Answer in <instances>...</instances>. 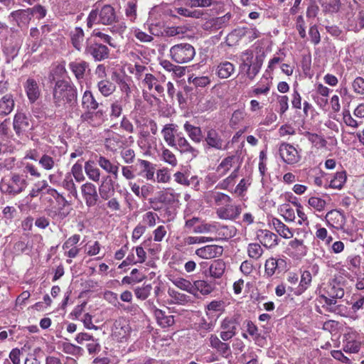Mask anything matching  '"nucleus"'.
<instances>
[{
    "label": "nucleus",
    "mask_w": 364,
    "mask_h": 364,
    "mask_svg": "<svg viewBox=\"0 0 364 364\" xmlns=\"http://www.w3.org/2000/svg\"><path fill=\"white\" fill-rule=\"evenodd\" d=\"M71 41L73 46L80 50L84 41V31L81 28L77 27L70 33Z\"/></svg>",
    "instance_id": "79ce46f5"
},
{
    "label": "nucleus",
    "mask_w": 364,
    "mask_h": 364,
    "mask_svg": "<svg viewBox=\"0 0 364 364\" xmlns=\"http://www.w3.org/2000/svg\"><path fill=\"white\" fill-rule=\"evenodd\" d=\"M97 87L104 97L110 96L116 90L115 85L108 80H100L97 82Z\"/></svg>",
    "instance_id": "58836bf2"
},
{
    "label": "nucleus",
    "mask_w": 364,
    "mask_h": 364,
    "mask_svg": "<svg viewBox=\"0 0 364 364\" xmlns=\"http://www.w3.org/2000/svg\"><path fill=\"white\" fill-rule=\"evenodd\" d=\"M80 118L92 127H99L105 121L106 112L103 109L90 110L82 114Z\"/></svg>",
    "instance_id": "9b49d317"
},
{
    "label": "nucleus",
    "mask_w": 364,
    "mask_h": 364,
    "mask_svg": "<svg viewBox=\"0 0 364 364\" xmlns=\"http://www.w3.org/2000/svg\"><path fill=\"white\" fill-rule=\"evenodd\" d=\"M207 198L210 201H214L218 205H224L225 204L230 203L232 201V199L229 196L219 192L208 193Z\"/></svg>",
    "instance_id": "37998d69"
},
{
    "label": "nucleus",
    "mask_w": 364,
    "mask_h": 364,
    "mask_svg": "<svg viewBox=\"0 0 364 364\" xmlns=\"http://www.w3.org/2000/svg\"><path fill=\"white\" fill-rule=\"evenodd\" d=\"M213 289L214 286L205 281H196L192 285L190 282L183 279V291H188L196 297L198 296V292L206 295L210 294Z\"/></svg>",
    "instance_id": "423d86ee"
},
{
    "label": "nucleus",
    "mask_w": 364,
    "mask_h": 364,
    "mask_svg": "<svg viewBox=\"0 0 364 364\" xmlns=\"http://www.w3.org/2000/svg\"><path fill=\"white\" fill-rule=\"evenodd\" d=\"M257 237L260 243L267 248L274 247L279 243L278 236L268 230H258Z\"/></svg>",
    "instance_id": "2eb2a0df"
},
{
    "label": "nucleus",
    "mask_w": 364,
    "mask_h": 364,
    "mask_svg": "<svg viewBox=\"0 0 364 364\" xmlns=\"http://www.w3.org/2000/svg\"><path fill=\"white\" fill-rule=\"evenodd\" d=\"M264 59V53L255 56L251 50L244 51L240 56L241 68H247V75L250 79H253L259 72Z\"/></svg>",
    "instance_id": "f03ea898"
},
{
    "label": "nucleus",
    "mask_w": 364,
    "mask_h": 364,
    "mask_svg": "<svg viewBox=\"0 0 364 364\" xmlns=\"http://www.w3.org/2000/svg\"><path fill=\"white\" fill-rule=\"evenodd\" d=\"M247 251L248 256L255 260H258L264 252L263 249L258 243L249 244Z\"/></svg>",
    "instance_id": "09e8293b"
},
{
    "label": "nucleus",
    "mask_w": 364,
    "mask_h": 364,
    "mask_svg": "<svg viewBox=\"0 0 364 364\" xmlns=\"http://www.w3.org/2000/svg\"><path fill=\"white\" fill-rule=\"evenodd\" d=\"M235 156H229L222 160L216 168L218 176H213V183L215 182L219 177H223L227 174L232 168H235Z\"/></svg>",
    "instance_id": "f3484780"
},
{
    "label": "nucleus",
    "mask_w": 364,
    "mask_h": 364,
    "mask_svg": "<svg viewBox=\"0 0 364 364\" xmlns=\"http://www.w3.org/2000/svg\"><path fill=\"white\" fill-rule=\"evenodd\" d=\"M305 136L308 140L317 149L323 148L327 144V141L322 136L316 134L306 132Z\"/></svg>",
    "instance_id": "5fc2aeb1"
},
{
    "label": "nucleus",
    "mask_w": 364,
    "mask_h": 364,
    "mask_svg": "<svg viewBox=\"0 0 364 364\" xmlns=\"http://www.w3.org/2000/svg\"><path fill=\"white\" fill-rule=\"evenodd\" d=\"M325 294L321 295L325 304L328 306L336 304V299H341L344 296V289L341 282L333 279L330 281L324 288Z\"/></svg>",
    "instance_id": "39448f33"
},
{
    "label": "nucleus",
    "mask_w": 364,
    "mask_h": 364,
    "mask_svg": "<svg viewBox=\"0 0 364 364\" xmlns=\"http://www.w3.org/2000/svg\"><path fill=\"white\" fill-rule=\"evenodd\" d=\"M246 113L244 109H237L235 110L230 119V125L232 127H235L238 124H240L245 117Z\"/></svg>",
    "instance_id": "69168bd1"
},
{
    "label": "nucleus",
    "mask_w": 364,
    "mask_h": 364,
    "mask_svg": "<svg viewBox=\"0 0 364 364\" xmlns=\"http://www.w3.org/2000/svg\"><path fill=\"white\" fill-rule=\"evenodd\" d=\"M234 71V65L228 61L220 63L217 67V75L221 79L228 78Z\"/></svg>",
    "instance_id": "f704fd0d"
},
{
    "label": "nucleus",
    "mask_w": 364,
    "mask_h": 364,
    "mask_svg": "<svg viewBox=\"0 0 364 364\" xmlns=\"http://www.w3.org/2000/svg\"><path fill=\"white\" fill-rule=\"evenodd\" d=\"M85 53L90 55L96 61H101L108 58L109 49L107 46L97 42L87 43Z\"/></svg>",
    "instance_id": "9d476101"
},
{
    "label": "nucleus",
    "mask_w": 364,
    "mask_h": 364,
    "mask_svg": "<svg viewBox=\"0 0 364 364\" xmlns=\"http://www.w3.org/2000/svg\"><path fill=\"white\" fill-rule=\"evenodd\" d=\"M14 129L16 134H24L33 129V123L28 116L23 112H17L13 122Z\"/></svg>",
    "instance_id": "6e6552de"
},
{
    "label": "nucleus",
    "mask_w": 364,
    "mask_h": 364,
    "mask_svg": "<svg viewBox=\"0 0 364 364\" xmlns=\"http://www.w3.org/2000/svg\"><path fill=\"white\" fill-rule=\"evenodd\" d=\"M14 100L11 95H6L0 100V114L7 115L14 108Z\"/></svg>",
    "instance_id": "72a5a7b5"
},
{
    "label": "nucleus",
    "mask_w": 364,
    "mask_h": 364,
    "mask_svg": "<svg viewBox=\"0 0 364 364\" xmlns=\"http://www.w3.org/2000/svg\"><path fill=\"white\" fill-rule=\"evenodd\" d=\"M205 141L210 146L216 149L225 150L228 149V145L224 144L223 139L215 129H210L208 132Z\"/></svg>",
    "instance_id": "412c9836"
},
{
    "label": "nucleus",
    "mask_w": 364,
    "mask_h": 364,
    "mask_svg": "<svg viewBox=\"0 0 364 364\" xmlns=\"http://www.w3.org/2000/svg\"><path fill=\"white\" fill-rule=\"evenodd\" d=\"M179 194L176 193L172 188H167L157 193L156 199L162 203H171L172 201L178 200Z\"/></svg>",
    "instance_id": "ea45409f"
},
{
    "label": "nucleus",
    "mask_w": 364,
    "mask_h": 364,
    "mask_svg": "<svg viewBox=\"0 0 364 364\" xmlns=\"http://www.w3.org/2000/svg\"><path fill=\"white\" fill-rule=\"evenodd\" d=\"M312 276L309 271L304 270L301 272V279L298 287L295 291L296 295L304 293L311 285Z\"/></svg>",
    "instance_id": "2f4dec72"
},
{
    "label": "nucleus",
    "mask_w": 364,
    "mask_h": 364,
    "mask_svg": "<svg viewBox=\"0 0 364 364\" xmlns=\"http://www.w3.org/2000/svg\"><path fill=\"white\" fill-rule=\"evenodd\" d=\"M223 253V247L218 245H206L196 250V254L203 259H212Z\"/></svg>",
    "instance_id": "6ab92c4d"
},
{
    "label": "nucleus",
    "mask_w": 364,
    "mask_h": 364,
    "mask_svg": "<svg viewBox=\"0 0 364 364\" xmlns=\"http://www.w3.org/2000/svg\"><path fill=\"white\" fill-rule=\"evenodd\" d=\"M346 267L349 270L359 269L361 263V258L359 255H350L346 259Z\"/></svg>",
    "instance_id": "338daca9"
},
{
    "label": "nucleus",
    "mask_w": 364,
    "mask_h": 364,
    "mask_svg": "<svg viewBox=\"0 0 364 364\" xmlns=\"http://www.w3.org/2000/svg\"><path fill=\"white\" fill-rule=\"evenodd\" d=\"M236 228L234 226H221L217 227L215 237L218 239L228 240L236 235Z\"/></svg>",
    "instance_id": "a19ab883"
},
{
    "label": "nucleus",
    "mask_w": 364,
    "mask_h": 364,
    "mask_svg": "<svg viewBox=\"0 0 364 364\" xmlns=\"http://www.w3.org/2000/svg\"><path fill=\"white\" fill-rule=\"evenodd\" d=\"M123 102H125L123 98L115 99L110 104V112L109 115L111 117L118 118L120 117L122 112Z\"/></svg>",
    "instance_id": "603ef678"
},
{
    "label": "nucleus",
    "mask_w": 364,
    "mask_h": 364,
    "mask_svg": "<svg viewBox=\"0 0 364 364\" xmlns=\"http://www.w3.org/2000/svg\"><path fill=\"white\" fill-rule=\"evenodd\" d=\"M360 347V341H351L346 340H343V350L347 353H357L359 352Z\"/></svg>",
    "instance_id": "13d9d810"
},
{
    "label": "nucleus",
    "mask_w": 364,
    "mask_h": 364,
    "mask_svg": "<svg viewBox=\"0 0 364 364\" xmlns=\"http://www.w3.org/2000/svg\"><path fill=\"white\" fill-rule=\"evenodd\" d=\"M115 18L116 14L114 8L110 5H105L100 10L91 11L87 19V25L89 28L98 23L109 25L113 23Z\"/></svg>",
    "instance_id": "7ed1b4c3"
},
{
    "label": "nucleus",
    "mask_w": 364,
    "mask_h": 364,
    "mask_svg": "<svg viewBox=\"0 0 364 364\" xmlns=\"http://www.w3.org/2000/svg\"><path fill=\"white\" fill-rule=\"evenodd\" d=\"M238 170L239 166H236L230 175L220 183V188L222 189H228L230 186H232L235 182V179L237 176Z\"/></svg>",
    "instance_id": "e2e57ef3"
},
{
    "label": "nucleus",
    "mask_w": 364,
    "mask_h": 364,
    "mask_svg": "<svg viewBox=\"0 0 364 364\" xmlns=\"http://www.w3.org/2000/svg\"><path fill=\"white\" fill-rule=\"evenodd\" d=\"M237 322L236 319L233 318H225L223 320L220 324L221 330H225L231 332H236Z\"/></svg>",
    "instance_id": "0e129e2a"
},
{
    "label": "nucleus",
    "mask_w": 364,
    "mask_h": 364,
    "mask_svg": "<svg viewBox=\"0 0 364 364\" xmlns=\"http://www.w3.org/2000/svg\"><path fill=\"white\" fill-rule=\"evenodd\" d=\"M122 144V136L120 134L108 131L107 136L105 139V146L108 149L115 151L121 147Z\"/></svg>",
    "instance_id": "393cba45"
},
{
    "label": "nucleus",
    "mask_w": 364,
    "mask_h": 364,
    "mask_svg": "<svg viewBox=\"0 0 364 364\" xmlns=\"http://www.w3.org/2000/svg\"><path fill=\"white\" fill-rule=\"evenodd\" d=\"M164 140L169 146H174V127L173 124H166L162 129Z\"/></svg>",
    "instance_id": "052dcab7"
},
{
    "label": "nucleus",
    "mask_w": 364,
    "mask_h": 364,
    "mask_svg": "<svg viewBox=\"0 0 364 364\" xmlns=\"http://www.w3.org/2000/svg\"><path fill=\"white\" fill-rule=\"evenodd\" d=\"M225 270V264L221 259L215 260L210 267V274L214 278H220Z\"/></svg>",
    "instance_id": "a18cd8bd"
},
{
    "label": "nucleus",
    "mask_w": 364,
    "mask_h": 364,
    "mask_svg": "<svg viewBox=\"0 0 364 364\" xmlns=\"http://www.w3.org/2000/svg\"><path fill=\"white\" fill-rule=\"evenodd\" d=\"M81 192L87 206L92 207L96 205L98 200V194L97 188L93 183L87 182L82 185Z\"/></svg>",
    "instance_id": "4468645a"
},
{
    "label": "nucleus",
    "mask_w": 364,
    "mask_h": 364,
    "mask_svg": "<svg viewBox=\"0 0 364 364\" xmlns=\"http://www.w3.org/2000/svg\"><path fill=\"white\" fill-rule=\"evenodd\" d=\"M97 161L100 168H102L106 173L112 174L114 178H118V164H113L109 159L102 156H100Z\"/></svg>",
    "instance_id": "5701e85b"
},
{
    "label": "nucleus",
    "mask_w": 364,
    "mask_h": 364,
    "mask_svg": "<svg viewBox=\"0 0 364 364\" xmlns=\"http://www.w3.org/2000/svg\"><path fill=\"white\" fill-rule=\"evenodd\" d=\"M279 213L284 218L286 222L291 223L295 220L294 209L287 203L282 204L278 208Z\"/></svg>",
    "instance_id": "49530a36"
},
{
    "label": "nucleus",
    "mask_w": 364,
    "mask_h": 364,
    "mask_svg": "<svg viewBox=\"0 0 364 364\" xmlns=\"http://www.w3.org/2000/svg\"><path fill=\"white\" fill-rule=\"evenodd\" d=\"M288 250L291 251L289 255L294 256H304L306 252V248L304 244V241L297 238H295L289 242Z\"/></svg>",
    "instance_id": "c85d7f7f"
},
{
    "label": "nucleus",
    "mask_w": 364,
    "mask_h": 364,
    "mask_svg": "<svg viewBox=\"0 0 364 364\" xmlns=\"http://www.w3.org/2000/svg\"><path fill=\"white\" fill-rule=\"evenodd\" d=\"M154 315L157 320L158 323L163 328L170 326L173 323V316H167L160 309H156L154 311Z\"/></svg>",
    "instance_id": "de8ad7c7"
},
{
    "label": "nucleus",
    "mask_w": 364,
    "mask_h": 364,
    "mask_svg": "<svg viewBox=\"0 0 364 364\" xmlns=\"http://www.w3.org/2000/svg\"><path fill=\"white\" fill-rule=\"evenodd\" d=\"M327 221L336 229L341 228L345 224L344 215L338 210H331L326 215Z\"/></svg>",
    "instance_id": "a878e982"
},
{
    "label": "nucleus",
    "mask_w": 364,
    "mask_h": 364,
    "mask_svg": "<svg viewBox=\"0 0 364 364\" xmlns=\"http://www.w3.org/2000/svg\"><path fill=\"white\" fill-rule=\"evenodd\" d=\"M99 191L103 199H108L114 193V181L109 176H107L102 181L99 187Z\"/></svg>",
    "instance_id": "bb28decb"
},
{
    "label": "nucleus",
    "mask_w": 364,
    "mask_h": 364,
    "mask_svg": "<svg viewBox=\"0 0 364 364\" xmlns=\"http://www.w3.org/2000/svg\"><path fill=\"white\" fill-rule=\"evenodd\" d=\"M40 167L46 171H55L59 168L60 159L56 156L50 154H43L38 159Z\"/></svg>",
    "instance_id": "dca6fc26"
},
{
    "label": "nucleus",
    "mask_w": 364,
    "mask_h": 364,
    "mask_svg": "<svg viewBox=\"0 0 364 364\" xmlns=\"http://www.w3.org/2000/svg\"><path fill=\"white\" fill-rule=\"evenodd\" d=\"M139 163L141 167V175L148 181L154 180L155 166L151 162L140 159Z\"/></svg>",
    "instance_id": "4c0bfd02"
},
{
    "label": "nucleus",
    "mask_w": 364,
    "mask_h": 364,
    "mask_svg": "<svg viewBox=\"0 0 364 364\" xmlns=\"http://www.w3.org/2000/svg\"><path fill=\"white\" fill-rule=\"evenodd\" d=\"M151 289V284H144L134 289V294L137 299L145 300L149 296Z\"/></svg>",
    "instance_id": "bf43d9fd"
},
{
    "label": "nucleus",
    "mask_w": 364,
    "mask_h": 364,
    "mask_svg": "<svg viewBox=\"0 0 364 364\" xmlns=\"http://www.w3.org/2000/svg\"><path fill=\"white\" fill-rule=\"evenodd\" d=\"M99 107V103L95 100L93 94L90 90H86L82 97V107L85 112L96 110Z\"/></svg>",
    "instance_id": "cd10ccee"
},
{
    "label": "nucleus",
    "mask_w": 364,
    "mask_h": 364,
    "mask_svg": "<svg viewBox=\"0 0 364 364\" xmlns=\"http://www.w3.org/2000/svg\"><path fill=\"white\" fill-rule=\"evenodd\" d=\"M279 151L282 160L288 164H295L301 159V156L297 149L289 144H282Z\"/></svg>",
    "instance_id": "1a4fd4ad"
},
{
    "label": "nucleus",
    "mask_w": 364,
    "mask_h": 364,
    "mask_svg": "<svg viewBox=\"0 0 364 364\" xmlns=\"http://www.w3.org/2000/svg\"><path fill=\"white\" fill-rule=\"evenodd\" d=\"M141 83L144 87L148 89L147 91H151L154 89L158 94H162L164 91V87L159 83V80L152 74L146 73Z\"/></svg>",
    "instance_id": "4be33fe9"
},
{
    "label": "nucleus",
    "mask_w": 364,
    "mask_h": 364,
    "mask_svg": "<svg viewBox=\"0 0 364 364\" xmlns=\"http://www.w3.org/2000/svg\"><path fill=\"white\" fill-rule=\"evenodd\" d=\"M285 200H288L291 201L296 207V213L299 217V220L297 222L298 225L302 226H309V222L307 218V215L303 210V207L301 203L291 200V198H293V195L291 193H287L284 196Z\"/></svg>",
    "instance_id": "7c9ffc66"
},
{
    "label": "nucleus",
    "mask_w": 364,
    "mask_h": 364,
    "mask_svg": "<svg viewBox=\"0 0 364 364\" xmlns=\"http://www.w3.org/2000/svg\"><path fill=\"white\" fill-rule=\"evenodd\" d=\"M217 230V225L215 223L209 224V223H203L196 225L194 228L193 232L198 233H203V234H212L215 235Z\"/></svg>",
    "instance_id": "6e6d98bb"
},
{
    "label": "nucleus",
    "mask_w": 364,
    "mask_h": 364,
    "mask_svg": "<svg viewBox=\"0 0 364 364\" xmlns=\"http://www.w3.org/2000/svg\"><path fill=\"white\" fill-rule=\"evenodd\" d=\"M284 262L283 259H277L274 257L269 258L264 264V274L269 277L273 276Z\"/></svg>",
    "instance_id": "473e14b6"
},
{
    "label": "nucleus",
    "mask_w": 364,
    "mask_h": 364,
    "mask_svg": "<svg viewBox=\"0 0 364 364\" xmlns=\"http://www.w3.org/2000/svg\"><path fill=\"white\" fill-rule=\"evenodd\" d=\"M352 89L357 95H364V78L362 77H357L352 82Z\"/></svg>",
    "instance_id": "774afa93"
},
{
    "label": "nucleus",
    "mask_w": 364,
    "mask_h": 364,
    "mask_svg": "<svg viewBox=\"0 0 364 364\" xmlns=\"http://www.w3.org/2000/svg\"><path fill=\"white\" fill-rule=\"evenodd\" d=\"M25 91L30 102H35L41 95V90L38 82L28 78L24 85Z\"/></svg>",
    "instance_id": "a211bd4d"
},
{
    "label": "nucleus",
    "mask_w": 364,
    "mask_h": 364,
    "mask_svg": "<svg viewBox=\"0 0 364 364\" xmlns=\"http://www.w3.org/2000/svg\"><path fill=\"white\" fill-rule=\"evenodd\" d=\"M308 204L311 208H313L316 211L321 212L324 210L326 202L319 197L311 196L308 200Z\"/></svg>",
    "instance_id": "864d4df0"
},
{
    "label": "nucleus",
    "mask_w": 364,
    "mask_h": 364,
    "mask_svg": "<svg viewBox=\"0 0 364 364\" xmlns=\"http://www.w3.org/2000/svg\"><path fill=\"white\" fill-rule=\"evenodd\" d=\"M26 186V181L23 176L13 173L2 178L0 190L5 193L16 195L22 192Z\"/></svg>",
    "instance_id": "20e7f679"
},
{
    "label": "nucleus",
    "mask_w": 364,
    "mask_h": 364,
    "mask_svg": "<svg viewBox=\"0 0 364 364\" xmlns=\"http://www.w3.org/2000/svg\"><path fill=\"white\" fill-rule=\"evenodd\" d=\"M346 181L345 171L337 172L330 181L329 186L332 188L341 189Z\"/></svg>",
    "instance_id": "3c124183"
},
{
    "label": "nucleus",
    "mask_w": 364,
    "mask_h": 364,
    "mask_svg": "<svg viewBox=\"0 0 364 364\" xmlns=\"http://www.w3.org/2000/svg\"><path fill=\"white\" fill-rule=\"evenodd\" d=\"M53 102L56 106H62L77 98L75 87L68 81L59 80L55 82L53 90Z\"/></svg>",
    "instance_id": "f257e3e1"
},
{
    "label": "nucleus",
    "mask_w": 364,
    "mask_h": 364,
    "mask_svg": "<svg viewBox=\"0 0 364 364\" xmlns=\"http://www.w3.org/2000/svg\"><path fill=\"white\" fill-rule=\"evenodd\" d=\"M271 80L268 77H262L259 82L252 90V96L267 95L269 92Z\"/></svg>",
    "instance_id": "e433bc0d"
},
{
    "label": "nucleus",
    "mask_w": 364,
    "mask_h": 364,
    "mask_svg": "<svg viewBox=\"0 0 364 364\" xmlns=\"http://www.w3.org/2000/svg\"><path fill=\"white\" fill-rule=\"evenodd\" d=\"M185 129L190 138L194 141H200L201 139V132L199 127L192 126L189 124H185Z\"/></svg>",
    "instance_id": "680f3d73"
},
{
    "label": "nucleus",
    "mask_w": 364,
    "mask_h": 364,
    "mask_svg": "<svg viewBox=\"0 0 364 364\" xmlns=\"http://www.w3.org/2000/svg\"><path fill=\"white\" fill-rule=\"evenodd\" d=\"M88 68V63L81 60H76L69 63V68L78 80L84 77L85 73Z\"/></svg>",
    "instance_id": "c756f323"
},
{
    "label": "nucleus",
    "mask_w": 364,
    "mask_h": 364,
    "mask_svg": "<svg viewBox=\"0 0 364 364\" xmlns=\"http://www.w3.org/2000/svg\"><path fill=\"white\" fill-rule=\"evenodd\" d=\"M46 193L53 197H55L58 195V192L55 189L49 186L48 183L46 180H41L36 182L29 193L31 198H36L39 196Z\"/></svg>",
    "instance_id": "ddd939ff"
},
{
    "label": "nucleus",
    "mask_w": 364,
    "mask_h": 364,
    "mask_svg": "<svg viewBox=\"0 0 364 364\" xmlns=\"http://www.w3.org/2000/svg\"><path fill=\"white\" fill-rule=\"evenodd\" d=\"M272 224L274 230L283 238L290 239L294 236V231L279 219L274 218Z\"/></svg>",
    "instance_id": "b1692460"
},
{
    "label": "nucleus",
    "mask_w": 364,
    "mask_h": 364,
    "mask_svg": "<svg viewBox=\"0 0 364 364\" xmlns=\"http://www.w3.org/2000/svg\"><path fill=\"white\" fill-rule=\"evenodd\" d=\"M241 213L240 205L230 203L225 204L216 210V214L220 219L233 220Z\"/></svg>",
    "instance_id": "f8f14e48"
},
{
    "label": "nucleus",
    "mask_w": 364,
    "mask_h": 364,
    "mask_svg": "<svg viewBox=\"0 0 364 364\" xmlns=\"http://www.w3.org/2000/svg\"><path fill=\"white\" fill-rule=\"evenodd\" d=\"M62 350L65 353L75 356L82 355L84 351L81 347L70 343H63L62 344Z\"/></svg>",
    "instance_id": "4d7b16f0"
},
{
    "label": "nucleus",
    "mask_w": 364,
    "mask_h": 364,
    "mask_svg": "<svg viewBox=\"0 0 364 364\" xmlns=\"http://www.w3.org/2000/svg\"><path fill=\"white\" fill-rule=\"evenodd\" d=\"M61 186L68 190L75 198H77V191L70 173L65 175L63 181L61 182Z\"/></svg>",
    "instance_id": "8fccbe9b"
},
{
    "label": "nucleus",
    "mask_w": 364,
    "mask_h": 364,
    "mask_svg": "<svg viewBox=\"0 0 364 364\" xmlns=\"http://www.w3.org/2000/svg\"><path fill=\"white\" fill-rule=\"evenodd\" d=\"M12 14L15 15L16 16H27V17H28V16H31L32 14H38V18H42L46 16V11L43 6L38 5L34 6L32 9H28L26 10L15 11L12 12Z\"/></svg>",
    "instance_id": "c9c22d12"
},
{
    "label": "nucleus",
    "mask_w": 364,
    "mask_h": 364,
    "mask_svg": "<svg viewBox=\"0 0 364 364\" xmlns=\"http://www.w3.org/2000/svg\"><path fill=\"white\" fill-rule=\"evenodd\" d=\"M208 339L210 346L215 349L217 352L223 357L227 358L231 354L230 346L221 341L217 336L212 334Z\"/></svg>",
    "instance_id": "aec40b11"
},
{
    "label": "nucleus",
    "mask_w": 364,
    "mask_h": 364,
    "mask_svg": "<svg viewBox=\"0 0 364 364\" xmlns=\"http://www.w3.org/2000/svg\"><path fill=\"white\" fill-rule=\"evenodd\" d=\"M131 326L127 320L119 318L114 324L112 329V336L119 342L126 341L131 333Z\"/></svg>",
    "instance_id": "0eeeda50"
},
{
    "label": "nucleus",
    "mask_w": 364,
    "mask_h": 364,
    "mask_svg": "<svg viewBox=\"0 0 364 364\" xmlns=\"http://www.w3.org/2000/svg\"><path fill=\"white\" fill-rule=\"evenodd\" d=\"M85 171L87 177L94 182H98L100 178V171L92 161H87L85 164Z\"/></svg>",
    "instance_id": "c03bdc74"
}]
</instances>
